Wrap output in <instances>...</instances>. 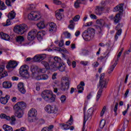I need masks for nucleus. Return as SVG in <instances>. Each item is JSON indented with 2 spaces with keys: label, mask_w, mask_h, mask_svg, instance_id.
I'll return each instance as SVG.
<instances>
[{
  "label": "nucleus",
  "mask_w": 131,
  "mask_h": 131,
  "mask_svg": "<svg viewBox=\"0 0 131 131\" xmlns=\"http://www.w3.org/2000/svg\"><path fill=\"white\" fill-rule=\"evenodd\" d=\"M60 101L61 103H65V101H66V96L65 95H62L60 97Z\"/></svg>",
  "instance_id": "09e8293b"
},
{
  "label": "nucleus",
  "mask_w": 131,
  "mask_h": 131,
  "mask_svg": "<svg viewBox=\"0 0 131 131\" xmlns=\"http://www.w3.org/2000/svg\"><path fill=\"white\" fill-rule=\"evenodd\" d=\"M118 102H116L114 108V111L115 112V116L117 115V109H118Z\"/></svg>",
  "instance_id": "58836bf2"
},
{
  "label": "nucleus",
  "mask_w": 131,
  "mask_h": 131,
  "mask_svg": "<svg viewBox=\"0 0 131 131\" xmlns=\"http://www.w3.org/2000/svg\"><path fill=\"white\" fill-rule=\"evenodd\" d=\"M58 46L59 48H62V47H63V46H64V40H61L60 41H59V43H58Z\"/></svg>",
  "instance_id": "864d4df0"
},
{
  "label": "nucleus",
  "mask_w": 131,
  "mask_h": 131,
  "mask_svg": "<svg viewBox=\"0 0 131 131\" xmlns=\"http://www.w3.org/2000/svg\"><path fill=\"white\" fill-rule=\"evenodd\" d=\"M27 107L26 103L24 101H20L17 102L13 107V109H16V108L18 110H22L25 109Z\"/></svg>",
  "instance_id": "4468645a"
},
{
  "label": "nucleus",
  "mask_w": 131,
  "mask_h": 131,
  "mask_svg": "<svg viewBox=\"0 0 131 131\" xmlns=\"http://www.w3.org/2000/svg\"><path fill=\"white\" fill-rule=\"evenodd\" d=\"M16 40L18 43H22L24 41V37L23 36H18L16 37Z\"/></svg>",
  "instance_id": "c756f323"
},
{
  "label": "nucleus",
  "mask_w": 131,
  "mask_h": 131,
  "mask_svg": "<svg viewBox=\"0 0 131 131\" xmlns=\"http://www.w3.org/2000/svg\"><path fill=\"white\" fill-rule=\"evenodd\" d=\"M105 78V73H102L100 76V80H99V85L100 88L97 93L96 96V101L98 102L99 99L102 96L103 93V89H106L107 88V84H108V82H107V79H104Z\"/></svg>",
  "instance_id": "f03ea898"
},
{
  "label": "nucleus",
  "mask_w": 131,
  "mask_h": 131,
  "mask_svg": "<svg viewBox=\"0 0 131 131\" xmlns=\"http://www.w3.org/2000/svg\"><path fill=\"white\" fill-rule=\"evenodd\" d=\"M39 58L40 59V61H42L46 58V54H41L39 55Z\"/></svg>",
  "instance_id": "603ef678"
},
{
  "label": "nucleus",
  "mask_w": 131,
  "mask_h": 131,
  "mask_svg": "<svg viewBox=\"0 0 131 131\" xmlns=\"http://www.w3.org/2000/svg\"><path fill=\"white\" fill-rule=\"evenodd\" d=\"M10 100V96L9 95H6L5 97H1L0 98V102L2 104L6 105L8 101Z\"/></svg>",
  "instance_id": "aec40b11"
},
{
  "label": "nucleus",
  "mask_w": 131,
  "mask_h": 131,
  "mask_svg": "<svg viewBox=\"0 0 131 131\" xmlns=\"http://www.w3.org/2000/svg\"><path fill=\"white\" fill-rule=\"evenodd\" d=\"M82 36L86 41L91 40L95 36V30L92 28H88L83 32Z\"/></svg>",
  "instance_id": "39448f33"
},
{
  "label": "nucleus",
  "mask_w": 131,
  "mask_h": 131,
  "mask_svg": "<svg viewBox=\"0 0 131 131\" xmlns=\"http://www.w3.org/2000/svg\"><path fill=\"white\" fill-rule=\"evenodd\" d=\"M42 98L46 102L48 103H53L56 100V95L53 94V92L49 90L43 91L41 94Z\"/></svg>",
  "instance_id": "7ed1b4c3"
},
{
  "label": "nucleus",
  "mask_w": 131,
  "mask_h": 131,
  "mask_svg": "<svg viewBox=\"0 0 131 131\" xmlns=\"http://www.w3.org/2000/svg\"><path fill=\"white\" fill-rule=\"evenodd\" d=\"M0 35L2 39H4L5 40H10V36H9V35L3 33V32H1L0 33Z\"/></svg>",
  "instance_id": "b1692460"
},
{
  "label": "nucleus",
  "mask_w": 131,
  "mask_h": 131,
  "mask_svg": "<svg viewBox=\"0 0 131 131\" xmlns=\"http://www.w3.org/2000/svg\"><path fill=\"white\" fill-rule=\"evenodd\" d=\"M14 110L15 111V116H16V117H17L18 118H21V117H23V114H24L23 111L18 110L17 108H14Z\"/></svg>",
  "instance_id": "6ab92c4d"
},
{
  "label": "nucleus",
  "mask_w": 131,
  "mask_h": 131,
  "mask_svg": "<svg viewBox=\"0 0 131 131\" xmlns=\"http://www.w3.org/2000/svg\"><path fill=\"white\" fill-rule=\"evenodd\" d=\"M28 69V67L27 65H24L20 68L19 73L23 77H29Z\"/></svg>",
  "instance_id": "9b49d317"
},
{
  "label": "nucleus",
  "mask_w": 131,
  "mask_h": 131,
  "mask_svg": "<svg viewBox=\"0 0 131 131\" xmlns=\"http://www.w3.org/2000/svg\"><path fill=\"white\" fill-rule=\"evenodd\" d=\"M58 51H59V52H63V53H64V54H69V52L66 50H63L61 48H58Z\"/></svg>",
  "instance_id": "6e6d98bb"
},
{
  "label": "nucleus",
  "mask_w": 131,
  "mask_h": 131,
  "mask_svg": "<svg viewBox=\"0 0 131 131\" xmlns=\"http://www.w3.org/2000/svg\"><path fill=\"white\" fill-rule=\"evenodd\" d=\"M73 118L72 116H71V117L69 121L67 122V124L65 123H60L59 124V126L62 128V129H64V130H67L70 128V125H72L73 123Z\"/></svg>",
  "instance_id": "9d476101"
},
{
  "label": "nucleus",
  "mask_w": 131,
  "mask_h": 131,
  "mask_svg": "<svg viewBox=\"0 0 131 131\" xmlns=\"http://www.w3.org/2000/svg\"><path fill=\"white\" fill-rule=\"evenodd\" d=\"M1 118L2 119H6L7 120H11L10 123L11 124H15V121H16V118L14 116H11V118L9 116H7V115L5 114H2L0 115Z\"/></svg>",
  "instance_id": "f8f14e48"
},
{
  "label": "nucleus",
  "mask_w": 131,
  "mask_h": 131,
  "mask_svg": "<svg viewBox=\"0 0 131 131\" xmlns=\"http://www.w3.org/2000/svg\"><path fill=\"white\" fill-rule=\"evenodd\" d=\"M90 17L91 19H97V16L94 14H91L90 15Z\"/></svg>",
  "instance_id": "338daca9"
},
{
  "label": "nucleus",
  "mask_w": 131,
  "mask_h": 131,
  "mask_svg": "<svg viewBox=\"0 0 131 131\" xmlns=\"http://www.w3.org/2000/svg\"><path fill=\"white\" fill-rule=\"evenodd\" d=\"M0 5L1 11H4V10H6V9H7V6H6V5H5V3L2 2Z\"/></svg>",
  "instance_id": "37998d69"
},
{
  "label": "nucleus",
  "mask_w": 131,
  "mask_h": 131,
  "mask_svg": "<svg viewBox=\"0 0 131 131\" xmlns=\"http://www.w3.org/2000/svg\"><path fill=\"white\" fill-rule=\"evenodd\" d=\"M80 5H81L80 0H77L74 3V7L76 9H78V8L80 7Z\"/></svg>",
  "instance_id": "72a5a7b5"
},
{
  "label": "nucleus",
  "mask_w": 131,
  "mask_h": 131,
  "mask_svg": "<svg viewBox=\"0 0 131 131\" xmlns=\"http://www.w3.org/2000/svg\"><path fill=\"white\" fill-rule=\"evenodd\" d=\"M3 128L5 131H13V128L8 125H4Z\"/></svg>",
  "instance_id": "7c9ffc66"
},
{
  "label": "nucleus",
  "mask_w": 131,
  "mask_h": 131,
  "mask_svg": "<svg viewBox=\"0 0 131 131\" xmlns=\"http://www.w3.org/2000/svg\"><path fill=\"white\" fill-rule=\"evenodd\" d=\"M38 61H40L39 55H36L33 58V62H38Z\"/></svg>",
  "instance_id": "49530a36"
},
{
  "label": "nucleus",
  "mask_w": 131,
  "mask_h": 131,
  "mask_svg": "<svg viewBox=\"0 0 131 131\" xmlns=\"http://www.w3.org/2000/svg\"><path fill=\"white\" fill-rule=\"evenodd\" d=\"M74 21L73 20H71L70 21V25L69 26V28L70 29H74V25H75Z\"/></svg>",
  "instance_id": "c9c22d12"
},
{
  "label": "nucleus",
  "mask_w": 131,
  "mask_h": 131,
  "mask_svg": "<svg viewBox=\"0 0 131 131\" xmlns=\"http://www.w3.org/2000/svg\"><path fill=\"white\" fill-rule=\"evenodd\" d=\"M128 109H129V104H127V109L122 112V114L123 115H124V116L125 115V114H126V113H127V112L128 111Z\"/></svg>",
  "instance_id": "5fc2aeb1"
},
{
  "label": "nucleus",
  "mask_w": 131,
  "mask_h": 131,
  "mask_svg": "<svg viewBox=\"0 0 131 131\" xmlns=\"http://www.w3.org/2000/svg\"><path fill=\"white\" fill-rule=\"evenodd\" d=\"M16 17V13L14 10L11 11L8 14V19L13 20Z\"/></svg>",
  "instance_id": "a878e982"
},
{
  "label": "nucleus",
  "mask_w": 131,
  "mask_h": 131,
  "mask_svg": "<svg viewBox=\"0 0 131 131\" xmlns=\"http://www.w3.org/2000/svg\"><path fill=\"white\" fill-rule=\"evenodd\" d=\"M28 18L29 20H39L41 18V15H40V13L37 11H31V13L28 14Z\"/></svg>",
  "instance_id": "1a4fd4ad"
},
{
  "label": "nucleus",
  "mask_w": 131,
  "mask_h": 131,
  "mask_svg": "<svg viewBox=\"0 0 131 131\" xmlns=\"http://www.w3.org/2000/svg\"><path fill=\"white\" fill-rule=\"evenodd\" d=\"M53 128H54V125H50L49 127H43L41 131H53Z\"/></svg>",
  "instance_id": "c85d7f7f"
},
{
  "label": "nucleus",
  "mask_w": 131,
  "mask_h": 131,
  "mask_svg": "<svg viewBox=\"0 0 131 131\" xmlns=\"http://www.w3.org/2000/svg\"><path fill=\"white\" fill-rule=\"evenodd\" d=\"M18 89L21 94H24L26 93V90L24 89V85L23 84V83H19L18 84Z\"/></svg>",
  "instance_id": "4be33fe9"
},
{
  "label": "nucleus",
  "mask_w": 131,
  "mask_h": 131,
  "mask_svg": "<svg viewBox=\"0 0 131 131\" xmlns=\"http://www.w3.org/2000/svg\"><path fill=\"white\" fill-rule=\"evenodd\" d=\"M106 123V122L104 120H102L100 122V127H101V128H103V127H104L105 126V124Z\"/></svg>",
  "instance_id": "c03bdc74"
},
{
  "label": "nucleus",
  "mask_w": 131,
  "mask_h": 131,
  "mask_svg": "<svg viewBox=\"0 0 131 131\" xmlns=\"http://www.w3.org/2000/svg\"><path fill=\"white\" fill-rule=\"evenodd\" d=\"M51 59H49V63L47 61H41V64L43 65L45 67L46 69H50V67H51V63H50Z\"/></svg>",
  "instance_id": "cd10ccee"
},
{
  "label": "nucleus",
  "mask_w": 131,
  "mask_h": 131,
  "mask_svg": "<svg viewBox=\"0 0 131 131\" xmlns=\"http://www.w3.org/2000/svg\"><path fill=\"white\" fill-rule=\"evenodd\" d=\"M37 26L39 28V29H43L45 27H46V25H45V23L43 21H41L37 24Z\"/></svg>",
  "instance_id": "473e14b6"
},
{
  "label": "nucleus",
  "mask_w": 131,
  "mask_h": 131,
  "mask_svg": "<svg viewBox=\"0 0 131 131\" xmlns=\"http://www.w3.org/2000/svg\"><path fill=\"white\" fill-rule=\"evenodd\" d=\"M27 29H28L27 25L25 24H23L21 25L16 26L14 28V31L16 33H17V34L22 35V34H24V33L27 31Z\"/></svg>",
  "instance_id": "423d86ee"
},
{
  "label": "nucleus",
  "mask_w": 131,
  "mask_h": 131,
  "mask_svg": "<svg viewBox=\"0 0 131 131\" xmlns=\"http://www.w3.org/2000/svg\"><path fill=\"white\" fill-rule=\"evenodd\" d=\"M26 129L25 128V127H22L20 128H18V129L15 130L14 131H25Z\"/></svg>",
  "instance_id": "0e129e2a"
},
{
  "label": "nucleus",
  "mask_w": 131,
  "mask_h": 131,
  "mask_svg": "<svg viewBox=\"0 0 131 131\" xmlns=\"http://www.w3.org/2000/svg\"><path fill=\"white\" fill-rule=\"evenodd\" d=\"M53 3L57 5H60L62 4V2L60 0H53Z\"/></svg>",
  "instance_id": "3c124183"
},
{
  "label": "nucleus",
  "mask_w": 131,
  "mask_h": 131,
  "mask_svg": "<svg viewBox=\"0 0 131 131\" xmlns=\"http://www.w3.org/2000/svg\"><path fill=\"white\" fill-rule=\"evenodd\" d=\"M82 54L84 56H85V55H88V54H89V51L85 50H82Z\"/></svg>",
  "instance_id": "680f3d73"
},
{
  "label": "nucleus",
  "mask_w": 131,
  "mask_h": 131,
  "mask_svg": "<svg viewBox=\"0 0 131 131\" xmlns=\"http://www.w3.org/2000/svg\"><path fill=\"white\" fill-rule=\"evenodd\" d=\"M11 24V19L9 18L6 21V24L5 23L3 24V26H9Z\"/></svg>",
  "instance_id": "de8ad7c7"
},
{
  "label": "nucleus",
  "mask_w": 131,
  "mask_h": 131,
  "mask_svg": "<svg viewBox=\"0 0 131 131\" xmlns=\"http://www.w3.org/2000/svg\"><path fill=\"white\" fill-rule=\"evenodd\" d=\"M124 4L121 3L117 5L114 8V12H119L114 17V21L115 23H118L119 20L121 19L122 16V13H123V6Z\"/></svg>",
  "instance_id": "20e7f679"
},
{
  "label": "nucleus",
  "mask_w": 131,
  "mask_h": 131,
  "mask_svg": "<svg viewBox=\"0 0 131 131\" xmlns=\"http://www.w3.org/2000/svg\"><path fill=\"white\" fill-rule=\"evenodd\" d=\"M27 38H28V40H33V39H34V38H35V37L33 36L31 34V33H28Z\"/></svg>",
  "instance_id": "e433bc0d"
},
{
  "label": "nucleus",
  "mask_w": 131,
  "mask_h": 131,
  "mask_svg": "<svg viewBox=\"0 0 131 131\" xmlns=\"http://www.w3.org/2000/svg\"><path fill=\"white\" fill-rule=\"evenodd\" d=\"M61 58L58 56L55 57L54 58H50V63L51 69L57 70L58 69L60 72L65 71V64L61 63Z\"/></svg>",
  "instance_id": "f257e3e1"
},
{
  "label": "nucleus",
  "mask_w": 131,
  "mask_h": 131,
  "mask_svg": "<svg viewBox=\"0 0 131 131\" xmlns=\"http://www.w3.org/2000/svg\"><path fill=\"white\" fill-rule=\"evenodd\" d=\"M103 11H104V7L102 6H96L94 12L96 15L101 16Z\"/></svg>",
  "instance_id": "f3484780"
},
{
  "label": "nucleus",
  "mask_w": 131,
  "mask_h": 131,
  "mask_svg": "<svg viewBox=\"0 0 131 131\" xmlns=\"http://www.w3.org/2000/svg\"><path fill=\"white\" fill-rule=\"evenodd\" d=\"M6 4L7 5V6H8V7H11V1L10 0H6Z\"/></svg>",
  "instance_id": "e2e57ef3"
},
{
  "label": "nucleus",
  "mask_w": 131,
  "mask_h": 131,
  "mask_svg": "<svg viewBox=\"0 0 131 131\" xmlns=\"http://www.w3.org/2000/svg\"><path fill=\"white\" fill-rule=\"evenodd\" d=\"M47 70L46 69H39V73H46Z\"/></svg>",
  "instance_id": "4d7b16f0"
},
{
  "label": "nucleus",
  "mask_w": 131,
  "mask_h": 131,
  "mask_svg": "<svg viewBox=\"0 0 131 131\" xmlns=\"http://www.w3.org/2000/svg\"><path fill=\"white\" fill-rule=\"evenodd\" d=\"M78 91V94H81L83 92V90H84V88L81 86L80 85H78L77 87Z\"/></svg>",
  "instance_id": "f704fd0d"
},
{
  "label": "nucleus",
  "mask_w": 131,
  "mask_h": 131,
  "mask_svg": "<svg viewBox=\"0 0 131 131\" xmlns=\"http://www.w3.org/2000/svg\"><path fill=\"white\" fill-rule=\"evenodd\" d=\"M94 112V110L92 108H89L86 114H84V121L86 122L89 118H92V115Z\"/></svg>",
  "instance_id": "dca6fc26"
},
{
  "label": "nucleus",
  "mask_w": 131,
  "mask_h": 131,
  "mask_svg": "<svg viewBox=\"0 0 131 131\" xmlns=\"http://www.w3.org/2000/svg\"><path fill=\"white\" fill-rule=\"evenodd\" d=\"M37 115V111L35 108H32L28 112V117H35Z\"/></svg>",
  "instance_id": "a211bd4d"
},
{
  "label": "nucleus",
  "mask_w": 131,
  "mask_h": 131,
  "mask_svg": "<svg viewBox=\"0 0 131 131\" xmlns=\"http://www.w3.org/2000/svg\"><path fill=\"white\" fill-rule=\"evenodd\" d=\"M48 78H49V76L47 74H43L40 77V79H42L43 80H47Z\"/></svg>",
  "instance_id": "79ce46f5"
},
{
  "label": "nucleus",
  "mask_w": 131,
  "mask_h": 131,
  "mask_svg": "<svg viewBox=\"0 0 131 131\" xmlns=\"http://www.w3.org/2000/svg\"><path fill=\"white\" fill-rule=\"evenodd\" d=\"M117 30V32L116 33V34H117L119 36L121 35V33L122 32V30L121 29H119L118 30Z\"/></svg>",
  "instance_id": "bf43d9fd"
},
{
  "label": "nucleus",
  "mask_w": 131,
  "mask_h": 131,
  "mask_svg": "<svg viewBox=\"0 0 131 131\" xmlns=\"http://www.w3.org/2000/svg\"><path fill=\"white\" fill-rule=\"evenodd\" d=\"M45 109L46 112L50 114H57L58 113V108L55 105H47L46 106Z\"/></svg>",
  "instance_id": "6e6552de"
},
{
  "label": "nucleus",
  "mask_w": 131,
  "mask_h": 131,
  "mask_svg": "<svg viewBox=\"0 0 131 131\" xmlns=\"http://www.w3.org/2000/svg\"><path fill=\"white\" fill-rule=\"evenodd\" d=\"M28 120L29 122H35V121H37V120H38V118H37L36 116L30 117H28Z\"/></svg>",
  "instance_id": "2f4dec72"
},
{
  "label": "nucleus",
  "mask_w": 131,
  "mask_h": 131,
  "mask_svg": "<svg viewBox=\"0 0 131 131\" xmlns=\"http://www.w3.org/2000/svg\"><path fill=\"white\" fill-rule=\"evenodd\" d=\"M28 10H34V9H35V6H34L33 4H30Z\"/></svg>",
  "instance_id": "052dcab7"
},
{
  "label": "nucleus",
  "mask_w": 131,
  "mask_h": 131,
  "mask_svg": "<svg viewBox=\"0 0 131 131\" xmlns=\"http://www.w3.org/2000/svg\"><path fill=\"white\" fill-rule=\"evenodd\" d=\"M56 17L57 20H61L62 13H60V12H57V13H56Z\"/></svg>",
  "instance_id": "4c0bfd02"
},
{
  "label": "nucleus",
  "mask_w": 131,
  "mask_h": 131,
  "mask_svg": "<svg viewBox=\"0 0 131 131\" xmlns=\"http://www.w3.org/2000/svg\"><path fill=\"white\" fill-rule=\"evenodd\" d=\"M29 33H31V34L34 36L35 37H36V35L37 33V30H33L29 32Z\"/></svg>",
  "instance_id": "a19ab883"
},
{
  "label": "nucleus",
  "mask_w": 131,
  "mask_h": 131,
  "mask_svg": "<svg viewBox=\"0 0 131 131\" xmlns=\"http://www.w3.org/2000/svg\"><path fill=\"white\" fill-rule=\"evenodd\" d=\"M31 71L32 72V77L34 78H36L38 76L39 68L36 66H31Z\"/></svg>",
  "instance_id": "ddd939ff"
},
{
  "label": "nucleus",
  "mask_w": 131,
  "mask_h": 131,
  "mask_svg": "<svg viewBox=\"0 0 131 131\" xmlns=\"http://www.w3.org/2000/svg\"><path fill=\"white\" fill-rule=\"evenodd\" d=\"M36 37L38 40H41V39H42V36L40 32H37Z\"/></svg>",
  "instance_id": "ea45409f"
},
{
  "label": "nucleus",
  "mask_w": 131,
  "mask_h": 131,
  "mask_svg": "<svg viewBox=\"0 0 131 131\" xmlns=\"http://www.w3.org/2000/svg\"><path fill=\"white\" fill-rule=\"evenodd\" d=\"M49 31L50 32H56L57 31V25L54 23L49 24Z\"/></svg>",
  "instance_id": "412c9836"
},
{
  "label": "nucleus",
  "mask_w": 131,
  "mask_h": 131,
  "mask_svg": "<svg viewBox=\"0 0 131 131\" xmlns=\"http://www.w3.org/2000/svg\"><path fill=\"white\" fill-rule=\"evenodd\" d=\"M98 35H99V36H102V35H103V30H98Z\"/></svg>",
  "instance_id": "774afa93"
},
{
  "label": "nucleus",
  "mask_w": 131,
  "mask_h": 131,
  "mask_svg": "<svg viewBox=\"0 0 131 131\" xmlns=\"http://www.w3.org/2000/svg\"><path fill=\"white\" fill-rule=\"evenodd\" d=\"M3 86L5 89H10L12 88V83L9 81H5L3 82Z\"/></svg>",
  "instance_id": "393cba45"
},
{
  "label": "nucleus",
  "mask_w": 131,
  "mask_h": 131,
  "mask_svg": "<svg viewBox=\"0 0 131 131\" xmlns=\"http://www.w3.org/2000/svg\"><path fill=\"white\" fill-rule=\"evenodd\" d=\"M96 23L98 25H100L101 27H104V25H105V21L103 19H97Z\"/></svg>",
  "instance_id": "bb28decb"
},
{
  "label": "nucleus",
  "mask_w": 131,
  "mask_h": 131,
  "mask_svg": "<svg viewBox=\"0 0 131 131\" xmlns=\"http://www.w3.org/2000/svg\"><path fill=\"white\" fill-rule=\"evenodd\" d=\"M80 63L82 65H83V66H86L89 62L88 61H81Z\"/></svg>",
  "instance_id": "69168bd1"
},
{
  "label": "nucleus",
  "mask_w": 131,
  "mask_h": 131,
  "mask_svg": "<svg viewBox=\"0 0 131 131\" xmlns=\"http://www.w3.org/2000/svg\"><path fill=\"white\" fill-rule=\"evenodd\" d=\"M106 106H103L102 110L101 111V112L100 113V116H103L104 114H105V112L106 111Z\"/></svg>",
  "instance_id": "8fccbe9b"
},
{
  "label": "nucleus",
  "mask_w": 131,
  "mask_h": 131,
  "mask_svg": "<svg viewBox=\"0 0 131 131\" xmlns=\"http://www.w3.org/2000/svg\"><path fill=\"white\" fill-rule=\"evenodd\" d=\"M80 18V16H79V15H77L73 18L72 21H73V22H77V21L79 20Z\"/></svg>",
  "instance_id": "a18cd8bd"
},
{
  "label": "nucleus",
  "mask_w": 131,
  "mask_h": 131,
  "mask_svg": "<svg viewBox=\"0 0 131 131\" xmlns=\"http://www.w3.org/2000/svg\"><path fill=\"white\" fill-rule=\"evenodd\" d=\"M121 52H119L117 57V59L115 60V63H114L108 69V74H111L112 72H113V70H114V68L116 67V65H117V63L118 61L119 60V58H120V56H121Z\"/></svg>",
  "instance_id": "2eb2a0df"
},
{
  "label": "nucleus",
  "mask_w": 131,
  "mask_h": 131,
  "mask_svg": "<svg viewBox=\"0 0 131 131\" xmlns=\"http://www.w3.org/2000/svg\"><path fill=\"white\" fill-rule=\"evenodd\" d=\"M17 65H18V63L16 61H10L6 66V68L8 69L15 68L16 67Z\"/></svg>",
  "instance_id": "5701e85b"
},
{
  "label": "nucleus",
  "mask_w": 131,
  "mask_h": 131,
  "mask_svg": "<svg viewBox=\"0 0 131 131\" xmlns=\"http://www.w3.org/2000/svg\"><path fill=\"white\" fill-rule=\"evenodd\" d=\"M123 26V25L119 24L116 27V30H118V29H121V27Z\"/></svg>",
  "instance_id": "13d9d810"
},
{
  "label": "nucleus",
  "mask_w": 131,
  "mask_h": 131,
  "mask_svg": "<svg viewBox=\"0 0 131 131\" xmlns=\"http://www.w3.org/2000/svg\"><path fill=\"white\" fill-rule=\"evenodd\" d=\"M62 80H63V83H65V85L61 83L60 90L63 91V92H66L69 89V85L71 83L70 78H68V77H64L62 78Z\"/></svg>",
  "instance_id": "0eeeda50"
}]
</instances>
